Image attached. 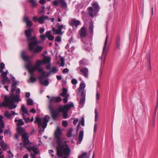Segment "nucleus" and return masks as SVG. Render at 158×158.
<instances>
[{"instance_id":"nucleus-1","label":"nucleus","mask_w":158,"mask_h":158,"mask_svg":"<svg viewBox=\"0 0 158 158\" xmlns=\"http://www.w3.org/2000/svg\"><path fill=\"white\" fill-rule=\"evenodd\" d=\"M61 134V130L58 127L55 133V136L57 139V143L58 144L56 148V154L59 157H62L64 155L65 157L68 158L71 152L70 149L68 145L65 143L67 141L65 139L60 137Z\"/></svg>"},{"instance_id":"nucleus-2","label":"nucleus","mask_w":158,"mask_h":158,"mask_svg":"<svg viewBox=\"0 0 158 158\" xmlns=\"http://www.w3.org/2000/svg\"><path fill=\"white\" fill-rule=\"evenodd\" d=\"M32 31V29L31 28L25 31V34L29 43V49L34 53L39 52L41 51L43 48L41 46H37L38 43L36 36L31 37Z\"/></svg>"},{"instance_id":"nucleus-3","label":"nucleus","mask_w":158,"mask_h":158,"mask_svg":"<svg viewBox=\"0 0 158 158\" xmlns=\"http://www.w3.org/2000/svg\"><path fill=\"white\" fill-rule=\"evenodd\" d=\"M44 64V61L43 60H38L36 62L35 64L33 66L35 71L37 70L40 74L39 77V79L40 83L42 85H44L45 86H47L49 84V82L48 79L45 80V72L44 70L40 68V65Z\"/></svg>"},{"instance_id":"nucleus-4","label":"nucleus","mask_w":158,"mask_h":158,"mask_svg":"<svg viewBox=\"0 0 158 158\" xmlns=\"http://www.w3.org/2000/svg\"><path fill=\"white\" fill-rule=\"evenodd\" d=\"M62 100V98L60 97H52L49 100L48 108L50 110L51 114V116L54 120H56L59 115V112L54 109V102H59Z\"/></svg>"},{"instance_id":"nucleus-5","label":"nucleus","mask_w":158,"mask_h":158,"mask_svg":"<svg viewBox=\"0 0 158 158\" xmlns=\"http://www.w3.org/2000/svg\"><path fill=\"white\" fill-rule=\"evenodd\" d=\"M108 42V37L107 35L103 47L102 49V51L101 56L99 57V59L101 60V68L100 69V74L99 76H101L102 71V68L104 66L105 60L108 52L109 50V45L107 44Z\"/></svg>"},{"instance_id":"nucleus-6","label":"nucleus","mask_w":158,"mask_h":158,"mask_svg":"<svg viewBox=\"0 0 158 158\" xmlns=\"http://www.w3.org/2000/svg\"><path fill=\"white\" fill-rule=\"evenodd\" d=\"M92 6L88 8V14L91 17L96 16L99 11L100 7L98 3L96 2H92Z\"/></svg>"},{"instance_id":"nucleus-7","label":"nucleus","mask_w":158,"mask_h":158,"mask_svg":"<svg viewBox=\"0 0 158 158\" xmlns=\"http://www.w3.org/2000/svg\"><path fill=\"white\" fill-rule=\"evenodd\" d=\"M50 117L49 116L46 115L45 118L43 119H41L40 118L37 117L35 118V122H36L38 123L39 127H42L43 128V131L47 126V123L48 122Z\"/></svg>"},{"instance_id":"nucleus-8","label":"nucleus","mask_w":158,"mask_h":158,"mask_svg":"<svg viewBox=\"0 0 158 158\" xmlns=\"http://www.w3.org/2000/svg\"><path fill=\"white\" fill-rule=\"evenodd\" d=\"M17 132L22 135V141L24 143L25 145L29 142V137L28 134L25 132V129L21 127H18L17 128Z\"/></svg>"},{"instance_id":"nucleus-9","label":"nucleus","mask_w":158,"mask_h":158,"mask_svg":"<svg viewBox=\"0 0 158 158\" xmlns=\"http://www.w3.org/2000/svg\"><path fill=\"white\" fill-rule=\"evenodd\" d=\"M73 103L67 104L63 106H60L59 107V110L60 112L63 114V118H66L68 117V112L71 107H73Z\"/></svg>"},{"instance_id":"nucleus-10","label":"nucleus","mask_w":158,"mask_h":158,"mask_svg":"<svg viewBox=\"0 0 158 158\" xmlns=\"http://www.w3.org/2000/svg\"><path fill=\"white\" fill-rule=\"evenodd\" d=\"M8 106L10 109H13L15 108L16 106L14 104L12 101H10L9 97L6 96L4 98V101L2 103L0 102V107Z\"/></svg>"},{"instance_id":"nucleus-11","label":"nucleus","mask_w":158,"mask_h":158,"mask_svg":"<svg viewBox=\"0 0 158 158\" xmlns=\"http://www.w3.org/2000/svg\"><path fill=\"white\" fill-rule=\"evenodd\" d=\"M16 94H14V93H12V94L10 96L9 98L10 101H12L13 103H14V101H18V102L19 101H20L19 99L20 98V90L18 88L16 89Z\"/></svg>"},{"instance_id":"nucleus-12","label":"nucleus","mask_w":158,"mask_h":158,"mask_svg":"<svg viewBox=\"0 0 158 158\" xmlns=\"http://www.w3.org/2000/svg\"><path fill=\"white\" fill-rule=\"evenodd\" d=\"M57 28L56 29L55 27H53L52 28V31H53V34H60V35H62L64 33V31H62V29H65V25H60L59 23H57Z\"/></svg>"},{"instance_id":"nucleus-13","label":"nucleus","mask_w":158,"mask_h":158,"mask_svg":"<svg viewBox=\"0 0 158 158\" xmlns=\"http://www.w3.org/2000/svg\"><path fill=\"white\" fill-rule=\"evenodd\" d=\"M79 33L82 42L85 44H86V43L83 40V39L86 38L87 35L86 28L84 27H81L79 31Z\"/></svg>"},{"instance_id":"nucleus-14","label":"nucleus","mask_w":158,"mask_h":158,"mask_svg":"<svg viewBox=\"0 0 158 158\" xmlns=\"http://www.w3.org/2000/svg\"><path fill=\"white\" fill-rule=\"evenodd\" d=\"M55 0L52 2V4L55 6H57L59 4L60 6L63 8H66L67 7V5L64 0Z\"/></svg>"},{"instance_id":"nucleus-15","label":"nucleus","mask_w":158,"mask_h":158,"mask_svg":"<svg viewBox=\"0 0 158 158\" xmlns=\"http://www.w3.org/2000/svg\"><path fill=\"white\" fill-rule=\"evenodd\" d=\"M28 151L31 152V153L35 155H36L39 152L38 148L35 146H29L27 147Z\"/></svg>"},{"instance_id":"nucleus-16","label":"nucleus","mask_w":158,"mask_h":158,"mask_svg":"<svg viewBox=\"0 0 158 158\" xmlns=\"http://www.w3.org/2000/svg\"><path fill=\"white\" fill-rule=\"evenodd\" d=\"M88 69L86 68H81L80 69V71L79 72V74L84 76L87 78L88 77Z\"/></svg>"},{"instance_id":"nucleus-17","label":"nucleus","mask_w":158,"mask_h":158,"mask_svg":"<svg viewBox=\"0 0 158 158\" xmlns=\"http://www.w3.org/2000/svg\"><path fill=\"white\" fill-rule=\"evenodd\" d=\"M33 20L35 22L38 21L40 24H42L44 23L45 21L44 15H43L39 18H38L36 16H33Z\"/></svg>"},{"instance_id":"nucleus-18","label":"nucleus","mask_w":158,"mask_h":158,"mask_svg":"<svg viewBox=\"0 0 158 158\" xmlns=\"http://www.w3.org/2000/svg\"><path fill=\"white\" fill-rule=\"evenodd\" d=\"M26 51H23L22 53V57L25 61L29 62L30 60L33 57V55L30 56H26Z\"/></svg>"},{"instance_id":"nucleus-19","label":"nucleus","mask_w":158,"mask_h":158,"mask_svg":"<svg viewBox=\"0 0 158 158\" xmlns=\"http://www.w3.org/2000/svg\"><path fill=\"white\" fill-rule=\"evenodd\" d=\"M80 23L79 21L73 19L71 20L70 24L73 27L76 28Z\"/></svg>"},{"instance_id":"nucleus-20","label":"nucleus","mask_w":158,"mask_h":158,"mask_svg":"<svg viewBox=\"0 0 158 158\" xmlns=\"http://www.w3.org/2000/svg\"><path fill=\"white\" fill-rule=\"evenodd\" d=\"M58 69L55 67H52V69H51L50 70V71L47 74H45V75L46 76L45 77H47L48 76L51 74L57 73L58 72Z\"/></svg>"},{"instance_id":"nucleus-21","label":"nucleus","mask_w":158,"mask_h":158,"mask_svg":"<svg viewBox=\"0 0 158 158\" xmlns=\"http://www.w3.org/2000/svg\"><path fill=\"white\" fill-rule=\"evenodd\" d=\"M31 63H29L26 66V68L28 70L29 72L31 75H32L34 72L35 70L33 68V67H31Z\"/></svg>"},{"instance_id":"nucleus-22","label":"nucleus","mask_w":158,"mask_h":158,"mask_svg":"<svg viewBox=\"0 0 158 158\" xmlns=\"http://www.w3.org/2000/svg\"><path fill=\"white\" fill-rule=\"evenodd\" d=\"M23 21L26 23L27 27H31L33 25L31 21L29 20V18L27 16L24 17Z\"/></svg>"},{"instance_id":"nucleus-23","label":"nucleus","mask_w":158,"mask_h":158,"mask_svg":"<svg viewBox=\"0 0 158 158\" xmlns=\"http://www.w3.org/2000/svg\"><path fill=\"white\" fill-rule=\"evenodd\" d=\"M5 116H6L7 118L10 119L12 115H15V112L13 111H11V113H10L8 111L6 110L4 114Z\"/></svg>"},{"instance_id":"nucleus-24","label":"nucleus","mask_w":158,"mask_h":158,"mask_svg":"<svg viewBox=\"0 0 158 158\" xmlns=\"http://www.w3.org/2000/svg\"><path fill=\"white\" fill-rule=\"evenodd\" d=\"M3 117L0 115V133H2L3 132L2 128L5 127L4 123L2 120Z\"/></svg>"},{"instance_id":"nucleus-25","label":"nucleus","mask_w":158,"mask_h":158,"mask_svg":"<svg viewBox=\"0 0 158 158\" xmlns=\"http://www.w3.org/2000/svg\"><path fill=\"white\" fill-rule=\"evenodd\" d=\"M84 136L83 130H80L79 131V137L78 139V143L79 144L81 143V142L83 140Z\"/></svg>"},{"instance_id":"nucleus-26","label":"nucleus","mask_w":158,"mask_h":158,"mask_svg":"<svg viewBox=\"0 0 158 158\" xmlns=\"http://www.w3.org/2000/svg\"><path fill=\"white\" fill-rule=\"evenodd\" d=\"M116 45L117 48L118 49H120V47L121 46V41L120 38L119 36H118L116 39Z\"/></svg>"},{"instance_id":"nucleus-27","label":"nucleus","mask_w":158,"mask_h":158,"mask_svg":"<svg viewBox=\"0 0 158 158\" xmlns=\"http://www.w3.org/2000/svg\"><path fill=\"white\" fill-rule=\"evenodd\" d=\"M46 36L49 40H52L54 39V36L52 35L51 32L50 31L46 32Z\"/></svg>"},{"instance_id":"nucleus-28","label":"nucleus","mask_w":158,"mask_h":158,"mask_svg":"<svg viewBox=\"0 0 158 158\" xmlns=\"http://www.w3.org/2000/svg\"><path fill=\"white\" fill-rule=\"evenodd\" d=\"M22 111L23 113V114H27V116L29 115L28 114V111L27 108H26L23 104H22L21 106Z\"/></svg>"},{"instance_id":"nucleus-29","label":"nucleus","mask_w":158,"mask_h":158,"mask_svg":"<svg viewBox=\"0 0 158 158\" xmlns=\"http://www.w3.org/2000/svg\"><path fill=\"white\" fill-rule=\"evenodd\" d=\"M67 89L65 88H63V92L60 95L62 97L69 96V95L67 94Z\"/></svg>"},{"instance_id":"nucleus-30","label":"nucleus","mask_w":158,"mask_h":158,"mask_svg":"<svg viewBox=\"0 0 158 158\" xmlns=\"http://www.w3.org/2000/svg\"><path fill=\"white\" fill-rule=\"evenodd\" d=\"M85 98L84 97L81 98L80 99L79 106L81 108L83 107L85 102Z\"/></svg>"},{"instance_id":"nucleus-31","label":"nucleus","mask_w":158,"mask_h":158,"mask_svg":"<svg viewBox=\"0 0 158 158\" xmlns=\"http://www.w3.org/2000/svg\"><path fill=\"white\" fill-rule=\"evenodd\" d=\"M51 60L50 57L48 56H46L44 58L43 60L44 64H49L50 63Z\"/></svg>"},{"instance_id":"nucleus-32","label":"nucleus","mask_w":158,"mask_h":158,"mask_svg":"<svg viewBox=\"0 0 158 158\" xmlns=\"http://www.w3.org/2000/svg\"><path fill=\"white\" fill-rule=\"evenodd\" d=\"M80 124H81L83 126H84L85 125L84 118L83 117H81V121H80L78 123L77 126L78 129H79V128L80 127Z\"/></svg>"},{"instance_id":"nucleus-33","label":"nucleus","mask_w":158,"mask_h":158,"mask_svg":"<svg viewBox=\"0 0 158 158\" xmlns=\"http://www.w3.org/2000/svg\"><path fill=\"white\" fill-rule=\"evenodd\" d=\"M17 85V82L16 81H15L12 83L11 86L12 89L11 90V93H14L15 89H16Z\"/></svg>"},{"instance_id":"nucleus-34","label":"nucleus","mask_w":158,"mask_h":158,"mask_svg":"<svg viewBox=\"0 0 158 158\" xmlns=\"http://www.w3.org/2000/svg\"><path fill=\"white\" fill-rule=\"evenodd\" d=\"M29 2L31 4L33 7H36L38 5L36 0H29Z\"/></svg>"},{"instance_id":"nucleus-35","label":"nucleus","mask_w":158,"mask_h":158,"mask_svg":"<svg viewBox=\"0 0 158 158\" xmlns=\"http://www.w3.org/2000/svg\"><path fill=\"white\" fill-rule=\"evenodd\" d=\"M80 65L82 66L84 65L87 64V61L85 59H82L79 62Z\"/></svg>"},{"instance_id":"nucleus-36","label":"nucleus","mask_w":158,"mask_h":158,"mask_svg":"<svg viewBox=\"0 0 158 158\" xmlns=\"http://www.w3.org/2000/svg\"><path fill=\"white\" fill-rule=\"evenodd\" d=\"M85 87V84L83 82H81L80 84L79 87V91H81V90H84Z\"/></svg>"},{"instance_id":"nucleus-37","label":"nucleus","mask_w":158,"mask_h":158,"mask_svg":"<svg viewBox=\"0 0 158 158\" xmlns=\"http://www.w3.org/2000/svg\"><path fill=\"white\" fill-rule=\"evenodd\" d=\"M0 145L3 150H6L7 149V145L3 141L1 142Z\"/></svg>"},{"instance_id":"nucleus-38","label":"nucleus","mask_w":158,"mask_h":158,"mask_svg":"<svg viewBox=\"0 0 158 158\" xmlns=\"http://www.w3.org/2000/svg\"><path fill=\"white\" fill-rule=\"evenodd\" d=\"M87 153L83 152L81 155L79 156L78 158H89V157L87 156Z\"/></svg>"},{"instance_id":"nucleus-39","label":"nucleus","mask_w":158,"mask_h":158,"mask_svg":"<svg viewBox=\"0 0 158 158\" xmlns=\"http://www.w3.org/2000/svg\"><path fill=\"white\" fill-rule=\"evenodd\" d=\"M40 37L41 40H42L43 41H44L45 40L46 37H47L46 33L45 35L44 34H41L40 35Z\"/></svg>"},{"instance_id":"nucleus-40","label":"nucleus","mask_w":158,"mask_h":158,"mask_svg":"<svg viewBox=\"0 0 158 158\" xmlns=\"http://www.w3.org/2000/svg\"><path fill=\"white\" fill-rule=\"evenodd\" d=\"M95 121L96 122L98 119V114L97 111V109L96 108L95 110Z\"/></svg>"},{"instance_id":"nucleus-41","label":"nucleus","mask_w":158,"mask_h":158,"mask_svg":"<svg viewBox=\"0 0 158 158\" xmlns=\"http://www.w3.org/2000/svg\"><path fill=\"white\" fill-rule=\"evenodd\" d=\"M24 124V122L21 119H19L18 120V122L17 124V125L18 127H20V126L23 125Z\"/></svg>"},{"instance_id":"nucleus-42","label":"nucleus","mask_w":158,"mask_h":158,"mask_svg":"<svg viewBox=\"0 0 158 158\" xmlns=\"http://www.w3.org/2000/svg\"><path fill=\"white\" fill-rule=\"evenodd\" d=\"M27 102L28 105L31 106L33 104V101L31 99H28L27 100Z\"/></svg>"},{"instance_id":"nucleus-43","label":"nucleus","mask_w":158,"mask_h":158,"mask_svg":"<svg viewBox=\"0 0 158 158\" xmlns=\"http://www.w3.org/2000/svg\"><path fill=\"white\" fill-rule=\"evenodd\" d=\"M73 131V129L72 128H70L67 132V136L69 137L71 136L72 132Z\"/></svg>"},{"instance_id":"nucleus-44","label":"nucleus","mask_w":158,"mask_h":158,"mask_svg":"<svg viewBox=\"0 0 158 158\" xmlns=\"http://www.w3.org/2000/svg\"><path fill=\"white\" fill-rule=\"evenodd\" d=\"M33 74L31 75V76L30 78V80L31 83H33L36 81V78L33 76Z\"/></svg>"},{"instance_id":"nucleus-45","label":"nucleus","mask_w":158,"mask_h":158,"mask_svg":"<svg viewBox=\"0 0 158 158\" xmlns=\"http://www.w3.org/2000/svg\"><path fill=\"white\" fill-rule=\"evenodd\" d=\"M94 27L93 26V23L91 22L90 24L89 30L90 32L92 33L93 31Z\"/></svg>"},{"instance_id":"nucleus-46","label":"nucleus","mask_w":158,"mask_h":158,"mask_svg":"<svg viewBox=\"0 0 158 158\" xmlns=\"http://www.w3.org/2000/svg\"><path fill=\"white\" fill-rule=\"evenodd\" d=\"M29 142L26 145H25L24 144V143H20L19 144V145H20V149L21 150H22V148L23 147H26V146L27 145L28 143H29Z\"/></svg>"},{"instance_id":"nucleus-47","label":"nucleus","mask_w":158,"mask_h":158,"mask_svg":"<svg viewBox=\"0 0 158 158\" xmlns=\"http://www.w3.org/2000/svg\"><path fill=\"white\" fill-rule=\"evenodd\" d=\"M3 79H5V81L8 84H9L10 83V80L8 77H6Z\"/></svg>"},{"instance_id":"nucleus-48","label":"nucleus","mask_w":158,"mask_h":158,"mask_svg":"<svg viewBox=\"0 0 158 158\" xmlns=\"http://www.w3.org/2000/svg\"><path fill=\"white\" fill-rule=\"evenodd\" d=\"M60 61L61 62V66H64V61L65 60L64 58L62 57L60 59Z\"/></svg>"},{"instance_id":"nucleus-49","label":"nucleus","mask_w":158,"mask_h":158,"mask_svg":"<svg viewBox=\"0 0 158 158\" xmlns=\"http://www.w3.org/2000/svg\"><path fill=\"white\" fill-rule=\"evenodd\" d=\"M97 127V125L96 123H95L94 124V134H95Z\"/></svg>"},{"instance_id":"nucleus-50","label":"nucleus","mask_w":158,"mask_h":158,"mask_svg":"<svg viewBox=\"0 0 158 158\" xmlns=\"http://www.w3.org/2000/svg\"><path fill=\"white\" fill-rule=\"evenodd\" d=\"M7 73L6 72H3L2 74V76L3 78L7 77Z\"/></svg>"},{"instance_id":"nucleus-51","label":"nucleus","mask_w":158,"mask_h":158,"mask_svg":"<svg viewBox=\"0 0 158 158\" xmlns=\"http://www.w3.org/2000/svg\"><path fill=\"white\" fill-rule=\"evenodd\" d=\"M71 82L74 85L76 84L77 83V81L76 79H72L71 81Z\"/></svg>"},{"instance_id":"nucleus-52","label":"nucleus","mask_w":158,"mask_h":158,"mask_svg":"<svg viewBox=\"0 0 158 158\" xmlns=\"http://www.w3.org/2000/svg\"><path fill=\"white\" fill-rule=\"evenodd\" d=\"M62 125L64 127H66L68 125V123L66 121H63L62 122Z\"/></svg>"},{"instance_id":"nucleus-53","label":"nucleus","mask_w":158,"mask_h":158,"mask_svg":"<svg viewBox=\"0 0 158 158\" xmlns=\"http://www.w3.org/2000/svg\"><path fill=\"white\" fill-rule=\"evenodd\" d=\"M56 40L58 42H60L61 41V37L59 36H57L56 39Z\"/></svg>"},{"instance_id":"nucleus-54","label":"nucleus","mask_w":158,"mask_h":158,"mask_svg":"<svg viewBox=\"0 0 158 158\" xmlns=\"http://www.w3.org/2000/svg\"><path fill=\"white\" fill-rule=\"evenodd\" d=\"M156 104V108H155V111L156 112V109L158 106V92H157V96Z\"/></svg>"},{"instance_id":"nucleus-55","label":"nucleus","mask_w":158,"mask_h":158,"mask_svg":"<svg viewBox=\"0 0 158 158\" xmlns=\"http://www.w3.org/2000/svg\"><path fill=\"white\" fill-rule=\"evenodd\" d=\"M53 152L54 151L52 150H50L49 151V153L51 155V156L52 157H53L54 156V155L53 154Z\"/></svg>"},{"instance_id":"nucleus-56","label":"nucleus","mask_w":158,"mask_h":158,"mask_svg":"<svg viewBox=\"0 0 158 158\" xmlns=\"http://www.w3.org/2000/svg\"><path fill=\"white\" fill-rule=\"evenodd\" d=\"M69 72V69L67 68L64 69L63 71V73H67Z\"/></svg>"},{"instance_id":"nucleus-57","label":"nucleus","mask_w":158,"mask_h":158,"mask_svg":"<svg viewBox=\"0 0 158 158\" xmlns=\"http://www.w3.org/2000/svg\"><path fill=\"white\" fill-rule=\"evenodd\" d=\"M45 31V29L43 27L41 28L39 30V32L42 34Z\"/></svg>"},{"instance_id":"nucleus-58","label":"nucleus","mask_w":158,"mask_h":158,"mask_svg":"<svg viewBox=\"0 0 158 158\" xmlns=\"http://www.w3.org/2000/svg\"><path fill=\"white\" fill-rule=\"evenodd\" d=\"M64 97V98L63 100L64 103H66L68 102V97L65 96V97Z\"/></svg>"},{"instance_id":"nucleus-59","label":"nucleus","mask_w":158,"mask_h":158,"mask_svg":"<svg viewBox=\"0 0 158 158\" xmlns=\"http://www.w3.org/2000/svg\"><path fill=\"white\" fill-rule=\"evenodd\" d=\"M4 67H5V64H4L3 63H1L0 64V68L1 69H4Z\"/></svg>"},{"instance_id":"nucleus-60","label":"nucleus","mask_w":158,"mask_h":158,"mask_svg":"<svg viewBox=\"0 0 158 158\" xmlns=\"http://www.w3.org/2000/svg\"><path fill=\"white\" fill-rule=\"evenodd\" d=\"M24 120L26 123H28L29 122L30 119L28 117H27L25 118V119H24Z\"/></svg>"},{"instance_id":"nucleus-61","label":"nucleus","mask_w":158,"mask_h":158,"mask_svg":"<svg viewBox=\"0 0 158 158\" xmlns=\"http://www.w3.org/2000/svg\"><path fill=\"white\" fill-rule=\"evenodd\" d=\"M46 68L47 69L50 70L51 69V66L50 64H49L47 65L46 66Z\"/></svg>"},{"instance_id":"nucleus-62","label":"nucleus","mask_w":158,"mask_h":158,"mask_svg":"<svg viewBox=\"0 0 158 158\" xmlns=\"http://www.w3.org/2000/svg\"><path fill=\"white\" fill-rule=\"evenodd\" d=\"M78 118H76L74 120V121H73V123L75 124H76L78 122Z\"/></svg>"},{"instance_id":"nucleus-63","label":"nucleus","mask_w":158,"mask_h":158,"mask_svg":"<svg viewBox=\"0 0 158 158\" xmlns=\"http://www.w3.org/2000/svg\"><path fill=\"white\" fill-rule=\"evenodd\" d=\"M30 112L33 113H36V110L34 108H32L30 110Z\"/></svg>"},{"instance_id":"nucleus-64","label":"nucleus","mask_w":158,"mask_h":158,"mask_svg":"<svg viewBox=\"0 0 158 158\" xmlns=\"http://www.w3.org/2000/svg\"><path fill=\"white\" fill-rule=\"evenodd\" d=\"M45 0H40L39 1V3L42 4H44L45 3Z\"/></svg>"}]
</instances>
